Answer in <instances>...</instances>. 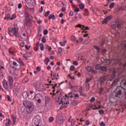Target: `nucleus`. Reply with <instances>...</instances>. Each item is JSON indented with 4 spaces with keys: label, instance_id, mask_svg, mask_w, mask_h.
Listing matches in <instances>:
<instances>
[{
    "label": "nucleus",
    "instance_id": "nucleus-1",
    "mask_svg": "<svg viewBox=\"0 0 126 126\" xmlns=\"http://www.w3.org/2000/svg\"><path fill=\"white\" fill-rule=\"evenodd\" d=\"M23 104L24 107L26 108L27 111L29 114L32 113L33 111H34V102L28 100H24Z\"/></svg>",
    "mask_w": 126,
    "mask_h": 126
},
{
    "label": "nucleus",
    "instance_id": "nucleus-2",
    "mask_svg": "<svg viewBox=\"0 0 126 126\" xmlns=\"http://www.w3.org/2000/svg\"><path fill=\"white\" fill-rule=\"evenodd\" d=\"M18 29V26H17V24H14V27L11 29H8V33L11 37H13V36H17Z\"/></svg>",
    "mask_w": 126,
    "mask_h": 126
},
{
    "label": "nucleus",
    "instance_id": "nucleus-3",
    "mask_svg": "<svg viewBox=\"0 0 126 126\" xmlns=\"http://www.w3.org/2000/svg\"><path fill=\"white\" fill-rule=\"evenodd\" d=\"M122 24H124V22L122 20H116L115 21H113L111 23V26L113 29H116L117 27L118 28H121Z\"/></svg>",
    "mask_w": 126,
    "mask_h": 126
},
{
    "label": "nucleus",
    "instance_id": "nucleus-4",
    "mask_svg": "<svg viewBox=\"0 0 126 126\" xmlns=\"http://www.w3.org/2000/svg\"><path fill=\"white\" fill-rule=\"evenodd\" d=\"M41 121L42 119L41 118V116H36L33 118L32 123L33 125H35V126H39V125L42 124Z\"/></svg>",
    "mask_w": 126,
    "mask_h": 126
},
{
    "label": "nucleus",
    "instance_id": "nucleus-5",
    "mask_svg": "<svg viewBox=\"0 0 126 126\" xmlns=\"http://www.w3.org/2000/svg\"><path fill=\"white\" fill-rule=\"evenodd\" d=\"M62 105L60 106V110H62L63 108H64L68 104V97L66 96H63L61 100Z\"/></svg>",
    "mask_w": 126,
    "mask_h": 126
},
{
    "label": "nucleus",
    "instance_id": "nucleus-6",
    "mask_svg": "<svg viewBox=\"0 0 126 126\" xmlns=\"http://www.w3.org/2000/svg\"><path fill=\"white\" fill-rule=\"evenodd\" d=\"M114 95L116 98H120L122 95V87H117L114 91Z\"/></svg>",
    "mask_w": 126,
    "mask_h": 126
},
{
    "label": "nucleus",
    "instance_id": "nucleus-7",
    "mask_svg": "<svg viewBox=\"0 0 126 126\" xmlns=\"http://www.w3.org/2000/svg\"><path fill=\"white\" fill-rule=\"evenodd\" d=\"M121 69H118V70L114 69L113 71V74L112 76V79H110L109 80L110 81H112L113 80V79H114V78H115V77H116V76H119V75H120V74H121Z\"/></svg>",
    "mask_w": 126,
    "mask_h": 126
},
{
    "label": "nucleus",
    "instance_id": "nucleus-8",
    "mask_svg": "<svg viewBox=\"0 0 126 126\" xmlns=\"http://www.w3.org/2000/svg\"><path fill=\"white\" fill-rule=\"evenodd\" d=\"M75 27H77V28H80L81 30H84L82 32V33H87V31L86 30H89V28H88V27H85L81 24H78V25L75 26Z\"/></svg>",
    "mask_w": 126,
    "mask_h": 126
},
{
    "label": "nucleus",
    "instance_id": "nucleus-9",
    "mask_svg": "<svg viewBox=\"0 0 126 126\" xmlns=\"http://www.w3.org/2000/svg\"><path fill=\"white\" fill-rule=\"evenodd\" d=\"M56 119L60 124H63V120H64V117L62 114H58L56 116Z\"/></svg>",
    "mask_w": 126,
    "mask_h": 126
},
{
    "label": "nucleus",
    "instance_id": "nucleus-10",
    "mask_svg": "<svg viewBox=\"0 0 126 126\" xmlns=\"http://www.w3.org/2000/svg\"><path fill=\"white\" fill-rule=\"evenodd\" d=\"M28 98L29 99V100H34L35 93L32 91L28 92Z\"/></svg>",
    "mask_w": 126,
    "mask_h": 126
},
{
    "label": "nucleus",
    "instance_id": "nucleus-11",
    "mask_svg": "<svg viewBox=\"0 0 126 126\" xmlns=\"http://www.w3.org/2000/svg\"><path fill=\"white\" fill-rule=\"evenodd\" d=\"M45 88V86L43 83L39 84L35 86V89L38 91H42Z\"/></svg>",
    "mask_w": 126,
    "mask_h": 126
},
{
    "label": "nucleus",
    "instance_id": "nucleus-12",
    "mask_svg": "<svg viewBox=\"0 0 126 126\" xmlns=\"http://www.w3.org/2000/svg\"><path fill=\"white\" fill-rule=\"evenodd\" d=\"M85 69L87 71H88V72H92V73H97V71L93 69L91 66H87L85 67Z\"/></svg>",
    "mask_w": 126,
    "mask_h": 126
},
{
    "label": "nucleus",
    "instance_id": "nucleus-13",
    "mask_svg": "<svg viewBox=\"0 0 126 126\" xmlns=\"http://www.w3.org/2000/svg\"><path fill=\"white\" fill-rule=\"evenodd\" d=\"M121 86H123V89L126 90V76L124 77V80H123L121 83ZM125 96L126 98V93H125Z\"/></svg>",
    "mask_w": 126,
    "mask_h": 126
},
{
    "label": "nucleus",
    "instance_id": "nucleus-14",
    "mask_svg": "<svg viewBox=\"0 0 126 126\" xmlns=\"http://www.w3.org/2000/svg\"><path fill=\"white\" fill-rule=\"evenodd\" d=\"M2 85L6 90H8V89H9V87H8V84L7 83V81H6L5 79H4L3 80Z\"/></svg>",
    "mask_w": 126,
    "mask_h": 126
},
{
    "label": "nucleus",
    "instance_id": "nucleus-15",
    "mask_svg": "<svg viewBox=\"0 0 126 126\" xmlns=\"http://www.w3.org/2000/svg\"><path fill=\"white\" fill-rule=\"evenodd\" d=\"M68 122L69 123H71V126H74L75 125V123L76 122V121L75 119L72 118L71 116H70L69 119L68 120Z\"/></svg>",
    "mask_w": 126,
    "mask_h": 126
},
{
    "label": "nucleus",
    "instance_id": "nucleus-16",
    "mask_svg": "<svg viewBox=\"0 0 126 126\" xmlns=\"http://www.w3.org/2000/svg\"><path fill=\"white\" fill-rule=\"evenodd\" d=\"M25 21L26 25H28L29 23H31V21H32V16L26 17Z\"/></svg>",
    "mask_w": 126,
    "mask_h": 126
},
{
    "label": "nucleus",
    "instance_id": "nucleus-17",
    "mask_svg": "<svg viewBox=\"0 0 126 126\" xmlns=\"http://www.w3.org/2000/svg\"><path fill=\"white\" fill-rule=\"evenodd\" d=\"M56 104L57 105H60L62 106V97L61 96H57L56 97Z\"/></svg>",
    "mask_w": 126,
    "mask_h": 126
},
{
    "label": "nucleus",
    "instance_id": "nucleus-18",
    "mask_svg": "<svg viewBox=\"0 0 126 126\" xmlns=\"http://www.w3.org/2000/svg\"><path fill=\"white\" fill-rule=\"evenodd\" d=\"M51 78L52 80H58V77H59V75H57V74L53 73V71H51Z\"/></svg>",
    "mask_w": 126,
    "mask_h": 126
},
{
    "label": "nucleus",
    "instance_id": "nucleus-19",
    "mask_svg": "<svg viewBox=\"0 0 126 126\" xmlns=\"http://www.w3.org/2000/svg\"><path fill=\"white\" fill-rule=\"evenodd\" d=\"M112 16H107L102 21V24H107L108 23V21L111 20L112 19Z\"/></svg>",
    "mask_w": 126,
    "mask_h": 126
},
{
    "label": "nucleus",
    "instance_id": "nucleus-20",
    "mask_svg": "<svg viewBox=\"0 0 126 126\" xmlns=\"http://www.w3.org/2000/svg\"><path fill=\"white\" fill-rule=\"evenodd\" d=\"M17 62L19 63H20L21 66H24L25 65V64H24V62H23V61L21 60V58H19L18 60H17Z\"/></svg>",
    "mask_w": 126,
    "mask_h": 126
},
{
    "label": "nucleus",
    "instance_id": "nucleus-21",
    "mask_svg": "<svg viewBox=\"0 0 126 126\" xmlns=\"http://www.w3.org/2000/svg\"><path fill=\"white\" fill-rule=\"evenodd\" d=\"M41 97H42V95H41V94H35L34 95V99H35V100H38V99H40Z\"/></svg>",
    "mask_w": 126,
    "mask_h": 126
},
{
    "label": "nucleus",
    "instance_id": "nucleus-22",
    "mask_svg": "<svg viewBox=\"0 0 126 126\" xmlns=\"http://www.w3.org/2000/svg\"><path fill=\"white\" fill-rule=\"evenodd\" d=\"M108 123V121H106V119H104V121H102L99 123V125L100 126H106V124Z\"/></svg>",
    "mask_w": 126,
    "mask_h": 126
},
{
    "label": "nucleus",
    "instance_id": "nucleus-23",
    "mask_svg": "<svg viewBox=\"0 0 126 126\" xmlns=\"http://www.w3.org/2000/svg\"><path fill=\"white\" fill-rule=\"evenodd\" d=\"M14 89H15V90H18V89H19V84H18V83H15L14 84Z\"/></svg>",
    "mask_w": 126,
    "mask_h": 126
},
{
    "label": "nucleus",
    "instance_id": "nucleus-24",
    "mask_svg": "<svg viewBox=\"0 0 126 126\" xmlns=\"http://www.w3.org/2000/svg\"><path fill=\"white\" fill-rule=\"evenodd\" d=\"M8 79L9 81V83H13V78L11 76H8Z\"/></svg>",
    "mask_w": 126,
    "mask_h": 126
},
{
    "label": "nucleus",
    "instance_id": "nucleus-25",
    "mask_svg": "<svg viewBox=\"0 0 126 126\" xmlns=\"http://www.w3.org/2000/svg\"><path fill=\"white\" fill-rule=\"evenodd\" d=\"M16 17V16H7L5 17L4 19H7L8 20H13Z\"/></svg>",
    "mask_w": 126,
    "mask_h": 126
},
{
    "label": "nucleus",
    "instance_id": "nucleus-26",
    "mask_svg": "<svg viewBox=\"0 0 126 126\" xmlns=\"http://www.w3.org/2000/svg\"><path fill=\"white\" fill-rule=\"evenodd\" d=\"M106 79H107V76H105L102 77L100 79V83H103V82H105L106 81Z\"/></svg>",
    "mask_w": 126,
    "mask_h": 126
},
{
    "label": "nucleus",
    "instance_id": "nucleus-27",
    "mask_svg": "<svg viewBox=\"0 0 126 126\" xmlns=\"http://www.w3.org/2000/svg\"><path fill=\"white\" fill-rule=\"evenodd\" d=\"M111 61L110 60H106L104 61V63L106 64V65H108L111 63Z\"/></svg>",
    "mask_w": 126,
    "mask_h": 126
},
{
    "label": "nucleus",
    "instance_id": "nucleus-28",
    "mask_svg": "<svg viewBox=\"0 0 126 126\" xmlns=\"http://www.w3.org/2000/svg\"><path fill=\"white\" fill-rule=\"evenodd\" d=\"M23 96L24 99H27V97L28 98V92H24L23 94Z\"/></svg>",
    "mask_w": 126,
    "mask_h": 126
},
{
    "label": "nucleus",
    "instance_id": "nucleus-29",
    "mask_svg": "<svg viewBox=\"0 0 126 126\" xmlns=\"http://www.w3.org/2000/svg\"><path fill=\"white\" fill-rule=\"evenodd\" d=\"M66 43H67V41L66 40H65L64 41H61L60 42V45L61 46H62V47H63V46H65Z\"/></svg>",
    "mask_w": 126,
    "mask_h": 126
},
{
    "label": "nucleus",
    "instance_id": "nucleus-30",
    "mask_svg": "<svg viewBox=\"0 0 126 126\" xmlns=\"http://www.w3.org/2000/svg\"><path fill=\"white\" fill-rule=\"evenodd\" d=\"M6 121H7V122L5 123V126H10V123H11V121L10 120V119H6Z\"/></svg>",
    "mask_w": 126,
    "mask_h": 126
},
{
    "label": "nucleus",
    "instance_id": "nucleus-31",
    "mask_svg": "<svg viewBox=\"0 0 126 126\" xmlns=\"http://www.w3.org/2000/svg\"><path fill=\"white\" fill-rule=\"evenodd\" d=\"M44 63L46 65H48V64L49 63H50V59L49 58H47L45 60H44Z\"/></svg>",
    "mask_w": 126,
    "mask_h": 126
},
{
    "label": "nucleus",
    "instance_id": "nucleus-32",
    "mask_svg": "<svg viewBox=\"0 0 126 126\" xmlns=\"http://www.w3.org/2000/svg\"><path fill=\"white\" fill-rule=\"evenodd\" d=\"M28 81H29L28 77H25V78H24L23 80V83H25V82H28Z\"/></svg>",
    "mask_w": 126,
    "mask_h": 126
},
{
    "label": "nucleus",
    "instance_id": "nucleus-33",
    "mask_svg": "<svg viewBox=\"0 0 126 126\" xmlns=\"http://www.w3.org/2000/svg\"><path fill=\"white\" fill-rule=\"evenodd\" d=\"M79 8H80V9L82 10L83 9V8H84L85 6L84 4H82V3H80L79 5Z\"/></svg>",
    "mask_w": 126,
    "mask_h": 126
},
{
    "label": "nucleus",
    "instance_id": "nucleus-34",
    "mask_svg": "<svg viewBox=\"0 0 126 126\" xmlns=\"http://www.w3.org/2000/svg\"><path fill=\"white\" fill-rule=\"evenodd\" d=\"M100 70H101V71H106L107 70V67L105 66H102L100 68Z\"/></svg>",
    "mask_w": 126,
    "mask_h": 126
},
{
    "label": "nucleus",
    "instance_id": "nucleus-35",
    "mask_svg": "<svg viewBox=\"0 0 126 126\" xmlns=\"http://www.w3.org/2000/svg\"><path fill=\"white\" fill-rule=\"evenodd\" d=\"M95 69H97V70H99V69H101V65L100 64L96 65Z\"/></svg>",
    "mask_w": 126,
    "mask_h": 126
},
{
    "label": "nucleus",
    "instance_id": "nucleus-36",
    "mask_svg": "<svg viewBox=\"0 0 126 126\" xmlns=\"http://www.w3.org/2000/svg\"><path fill=\"white\" fill-rule=\"evenodd\" d=\"M114 6H115V2H112L110 4L109 8L110 9L114 8Z\"/></svg>",
    "mask_w": 126,
    "mask_h": 126
},
{
    "label": "nucleus",
    "instance_id": "nucleus-37",
    "mask_svg": "<svg viewBox=\"0 0 126 126\" xmlns=\"http://www.w3.org/2000/svg\"><path fill=\"white\" fill-rule=\"evenodd\" d=\"M92 80V77H90L89 78H87L86 80V83H88L90 81Z\"/></svg>",
    "mask_w": 126,
    "mask_h": 126
},
{
    "label": "nucleus",
    "instance_id": "nucleus-38",
    "mask_svg": "<svg viewBox=\"0 0 126 126\" xmlns=\"http://www.w3.org/2000/svg\"><path fill=\"white\" fill-rule=\"evenodd\" d=\"M51 99L49 96H45V101L46 102H49L50 101Z\"/></svg>",
    "mask_w": 126,
    "mask_h": 126
},
{
    "label": "nucleus",
    "instance_id": "nucleus-39",
    "mask_svg": "<svg viewBox=\"0 0 126 126\" xmlns=\"http://www.w3.org/2000/svg\"><path fill=\"white\" fill-rule=\"evenodd\" d=\"M47 50H48L49 52H51V51L52 50V47L49 45H46V47Z\"/></svg>",
    "mask_w": 126,
    "mask_h": 126
},
{
    "label": "nucleus",
    "instance_id": "nucleus-40",
    "mask_svg": "<svg viewBox=\"0 0 126 126\" xmlns=\"http://www.w3.org/2000/svg\"><path fill=\"white\" fill-rule=\"evenodd\" d=\"M40 47L41 51H44V44L40 43Z\"/></svg>",
    "mask_w": 126,
    "mask_h": 126
},
{
    "label": "nucleus",
    "instance_id": "nucleus-41",
    "mask_svg": "<svg viewBox=\"0 0 126 126\" xmlns=\"http://www.w3.org/2000/svg\"><path fill=\"white\" fill-rule=\"evenodd\" d=\"M76 20H77V17H75L72 19L71 22L74 23V22H76Z\"/></svg>",
    "mask_w": 126,
    "mask_h": 126
},
{
    "label": "nucleus",
    "instance_id": "nucleus-42",
    "mask_svg": "<svg viewBox=\"0 0 126 126\" xmlns=\"http://www.w3.org/2000/svg\"><path fill=\"white\" fill-rule=\"evenodd\" d=\"M94 48L95 50H97L98 53L100 52V48L98 46H94Z\"/></svg>",
    "mask_w": 126,
    "mask_h": 126
},
{
    "label": "nucleus",
    "instance_id": "nucleus-43",
    "mask_svg": "<svg viewBox=\"0 0 126 126\" xmlns=\"http://www.w3.org/2000/svg\"><path fill=\"white\" fill-rule=\"evenodd\" d=\"M8 52L10 54V55H14L15 54V51H12L11 50H9Z\"/></svg>",
    "mask_w": 126,
    "mask_h": 126
},
{
    "label": "nucleus",
    "instance_id": "nucleus-44",
    "mask_svg": "<svg viewBox=\"0 0 126 126\" xmlns=\"http://www.w3.org/2000/svg\"><path fill=\"white\" fill-rule=\"evenodd\" d=\"M119 80L118 79H116V80H115L113 83H112V85H114V84H116V83H118V82H119Z\"/></svg>",
    "mask_w": 126,
    "mask_h": 126
},
{
    "label": "nucleus",
    "instance_id": "nucleus-45",
    "mask_svg": "<svg viewBox=\"0 0 126 126\" xmlns=\"http://www.w3.org/2000/svg\"><path fill=\"white\" fill-rule=\"evenodd\" d=\"M71 41H75V40H76V37L74 35H72L71 36Z\"/></svg>",
    "mask_w": 126,
    "mask_h": 126
},
{
    "label": "nucleus",
    "instance_id": "nucleus-46",
    "mask_svg": "<svg viewBox=\"0 0 126 126\" xmlns=\"http://www.w3.org/2000/svg\"><path fill=\"white\" fill-rule=\"evenodd\" d=\"M49 122L50 123H53V122H54V117H50L49 119Z\"/></svg>",
    "mask_w": 126,
    "mask_h": 126
},
{
    "label": "nucleus",
    "instance_id": "nucleus-47",
    "mask_svg": "<svg viewBox=\"0 0 126 126\" xmlns=\"http://www.w3.org/2000/svg\"><path fill=\"white\" fill-rule=\"evenodd\" d=\"M58 53L59 54H62V53H63V48H62V47H60L58 49Z\"/></svg>",
    "mask_w": 126,
    "mask_h": 126
},
{
    "label": "nucleus",
    "instance_id": "nucleus-48",
    "mask_svg": "<svg viewBox=\"0 0 126 126\" xmlns=\"http://www.w3.org/2000/svg\"><path fill=\"white\" fill-rule=\"evenodd\" d=\"M9 85L10 89L11 90L13 88H14L13 83H9Z\"/></svg>",
    "mask_w": 126,
    "mask_h": 126
},
{
    "label": "nucleus",
    "instance_id": "nucleus-49",
    "mask_svg": "<svg viewBox=\"0 0 126 126\" xmlns=\"http://www.w3.org/2000/svg\"><path fill=\"white\" fill-rule=\"evenodd\" d=\"M75 68V67H74V66L73 65H71L70 67V70L71 71H73L74 70V69Z\"/></svg>",
    "mask_w": 126,
    "mask_h": 126
},
{
    "label": "nucleus",
    "instance_id": "nucleus-50",
    "mask_svg": "<svg viewBox=\"0 0 126 126\" xmlns=\"http://www.w3.org/2000/svg\"><path fill=\"white\" fill-rule=\"evenodd\" d=\"M11 117L13 120V123H15V122H16V117L14 115H12Z\"/></svg>",
    "mask_w": 126,
    "mask_h": 126
},
{
    "label": "nucleus",
    "instance_id": "nucleus-51",
    "mask_svg": "<svg viewBox=\"0 0 126 126\" xmlns=\"http://www.w3.org/2000/svg\"><path fill=\"white\" fill-rule=\"evenodd\" d=\"M25 45V43L24 42H21V43H20V47H21L22 48H23V47H24Z\"/></svg>",
    "mask_w": 126,
    "mask_h": 126
},
{
    "label": "nucleus",
    "instance_id": "nucleus-52",
    "mask_svg": "<svg viewBox=\"0 0 126 126\" xmlns=\"http://www.w3.org/2000/svg\"><path fill=\"white\" fill-rule=\"evenodd\" d=\"M95 97H92L90 99L91 103H93V102H94V101H95Z\"/></svg>",
    "mask_w": 126,
    "mask_h": 126
},
{
    "label": "nucleus",
    "instance_id": "nucleus-53",
    "mask_svg": "<svg viewBox=\"0 0 126 126\" xmlns=\"http://www.w3.org/2000/svg\"><path fill=\"white\" fill-rule=\"evenodd\" d=\"M21 35L24 36V37H25L26 36V32L25 31H22L21 32Z\"/></svg>",
    "mask_w": 126,
    "mask_h": 126
},
{
    "label": "nucleus",
    "instance_id": "nucleus-54",
    "mask_svg": "<svg viewBox=\"0 0 126 126\" xmlns=\"http://www.w3.org/2000/svg\"><path fill=\"white\" fill-rule=\"evenodd\" d=\"M75 10H74V12H78L79 11V8H77L76 6H75Z\"/></svg>",
    "mask_w": 126,
    "mask_h": 126
},
{
    "label": "nucleus",
    "instance_id": "nucleus-55",
    "mask_svg": "<svg viewBox=\"0 0 126 126\" xmlns=\"http://www.w3.org/2000/svg\"><path fill=\"white\" fill-rule=\"evenodd\" d=\"M13 65L14 66H16V67H17L18 66V65L17 64V63L15 62V61L13 62Z\"/></svg>",
    "mask_w": 126,
    "mask_h": 126
},
{
    "label": "nucleus",
    "instance_id": "nucleus-56",
    "mask_svg": "<svg viewBox=\"0 0 126 126\" xmlns=\"http://www.w3.org/2000/svg\"><path fill=\"white\" fill-rule=\"evenodd\" d=\"M50 11H47L46 13H45V15H44V16H48V15H49V14H50Z\"/></svg>",
    "mask_w": 126,
    "mask_h": 126
},
{
    "label": "nucleus",
    "instance_id": "nucleus-57",
    "mask_svg": "<svg viewBox=\"0 0 126 126\" xmlns=\"http://www.w3.org/2000/svg\"><path fill=\"white\" fill-rule=\"evenodd\" d=\"M103 91H104V89L103 88H100L99 89V94H101Z\"/></svg>",
    "mask_w": 126,
    "mask_h": 126
},
{
    "label": "nucleus",
    "instance_id": "nucleus-58",
    "mask_svg": "<svg viewBox=\"0 0 126 126\" xmlns=\"http://www.w3.org/2000/svg\"><path fill=\"white\" fill-rule=\"evenodd\" d=\"M79 92L81 94L82 93V86H80L79 89Z\"/></svg>",
    "mask_w": 126,
    "mask_h": 126
},
{
    "label": "nucleus",
    "instance_id": "nucleus-59",
    "mask_svg": "<svg viewBox=\"0 0 126 126\" xmlns=\"http://www.w3.org/2000/svg\"><path fill=\"white\" fill-rule=\"evenodd\" d=\"M73 64L74 65L77 66V65H78V62H76V61H74V62H73Z\"/></svg>",
    "mask_w": 126,
    "mask_h": 126
},
{
    "label": "nucleus",
    "instance_id": "nucleus-60",
    "mask_svg": "<svg viewBox=\"0 0 126 126\" xmlns=\"http://www.w3.org/2000/svg\"><path fill=\"white\" fill-rule=\"evenodd\" d=\"M7 99L8 101L11 102V99H10V96L9 95H7Z\"/></svg>",
    "mask_w": 126,
    "mask_h": 126
},
{
    "label": "nucleus",
    "instance_id": "nucleus-61",
    "mask_svg": "<svg viewBox=\"0 0 126 126\" xmlns=\"http://www.w3.org/2000/svg\"><path fill=\"white\" fill-rule=\"evenodd\" d=\"M41 41L42 43H46V38H45L44 37H43Z\"/></svg>",
    "mask_w": 126,
    "mask_h": 126
},
{
    "label": "nucleus",
    "instance_id": "nucleus-62",
    "mask_svg": "<svg viewBox=\"0 0 126 126\" xmlns=\"http://www.w3.org/2000/svg\"><path fill=\"white\" fill-rule=\"evenodd\" d=\"M43 34H44V35H47V34H48V30H45L43 31Z\"/></svg>",
    "mask_w": 126,
    "mask_h": 126
},
{
    "label": "nucleus",
    "instance_id": "nucleus-63",
    "mask_svg": "<svg viewBox=\"0 0 126 126\" xmlns=\"http://www.w3.org/2000/svg\"><path fill=\"white\" fill-rule=\"evenodd\" d=\"M9 71H10V73H14V71H13V68H11L10 69H9Z\"/></svg>",
    "mask_w": 126,
    "mask_h": 126
},
{
    "label": "nucleus",
    "instance_id": "nucleus-64",
    "mask_svg": "<svg viewBox=\"0 0 126 126\" xmlns=\"http://www.w3.org/2000/svg\"><path fill=\"white\" fill-rule=\"evenodd\" d=\"M23 58H24V59H28V57L27 56V54H24L23 55Z\"/></svg>",
    "mask_w": 126,
    "mask_h": 126
}]
</instances>
